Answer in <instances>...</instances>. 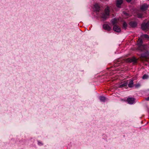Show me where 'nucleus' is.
<instances>
[{"label":"nucleus","mask_w":149,"mask_h":149,"mask_svg":"<svg viewBox=\"0 0 149 149\" xmlns=\"http://www.w3.org/2000/svg\"><path fill=\"white\" fill-rule=\"evenodd\" d=\"M138 49L142 52H145L147 51L146 46L144 45H141L139 46Z\"/></svg>","instance_id":"obj_3"},{"label":"nucleus","mask_w":149,"mask_h":149,"mask_svg":"<svg viewBox=\"0 0 149 149\" xmlns=\"http://www.w3.org/2000/svg\"><path fill=\"white\" fill-rule=\"evenodd\" d=\"M148 78V75L144 74L142 77V79H147Z\"/></svg>","instance_id":"obj_21"},{"label":"nucleus","mask_w":149,"mask_h":149,"mask_svg":"<svg viewBox=\"0 0 149 149\" xmlns=\"http://www.w3.org/2000/svg\"><path fill=\"white\" fill-rule=\"evenodd\" d=\"M113 30L116 32H120L121 31L120 27L118 25H115L114 26Z\"/></svg>","instance_id":"obj_7"},{"label":"nucleus","mask_w":149,"mask_h":149,"mask_svg":"<svg viewBox=\"0 0 149 149\" xmlns=\"http://www.w3.org/2000/svg\"><path fill=\"white\" fill-rule=\"evenodd\" d=\"M118 19L116 18L112 19L111 20V22L112 24L114 26L115 25H117L116 24L118 22Z\"/></svg>","instance_id":"obj_10"},{"label":"nucleus","mask_w":149,"mask_h":149,"mask_svg":"<svg viewBox=\"0 0 149 149\" xmlns=\"http://www.w3.org/2000/svg\"><path fill=\"white\" fill-rule=\"evenodd\" d=\"M134 83L133 80H131L128 84V86L130 88L132 87L133 86Z\"/></svg>","instance_id":"obj_15"},{"label":"nucleus","mask_w":149,"mask_h":149,"mask_svg":"<svg viewBox=\"0 0 149 149\" xmlns=\"http://www.w3.org/2000/svg\"><path fill=\"white\" fill-rule=\"evenodd\" d=\"M130 25L133 27H136L137 25V23L136 22H131L130 23Z\"/></svg>","instance_id":"obj_13"},{"label":"nucleus","mask_w":149,"mask_h":149,"mask_svg":"<svg viewBox=\"0 0 149 149\" xmlns=\"http://www.w3.org/2000/svg\"><path fill=\"white\" fill-rule=\"evenodd\" d=\"M141 85L139 83H138L134 84V86L136 88H137L140 87Z\"/></svg>","instance_id":"obj_22"},{"label":"nucleus","mask_w":149,"mask_h":149,"mask_svg":"<svg viewBox=\"0 0 149 149\" xmlns=\"http://www.w3.org/2000/svg\"><path fill=\"white\" fill-rule=\"evenodd\" d=\"M109 16V15H107L105 13H103L102 15V17L104 19H106L107 18V16Z\"/></svg>","instance_id":"obj_17"},{"label":"nucleus","mask_w":149,"mask_h":149,"mask_svg":"<svg viewBox=\"0 0 149 149\" xmlns=\"http://www.w3.org/2000/svg\"><path fill=\"white\" fill-rule=\"evenodd\" d=\"M125 14H126V15H127V13H125Z\"/></svg>","instance_id":"obj_26"},{"label":"nucleus","mask_w":149,"mask_h":149,"mask_svg":"<svg viewBox=\"0 0 149 149\" xmlns=\"http://www.w3.org/2000/svg\"><path fill=\"white\" fill-rule=\"evenodd\" d=\"M105 13L107 15H109V8L108 6H107L105 9L104 10Z\"/></svg>","instance_id":"obj_12"},{"label":"nucleus","mask_w":149,"mask_h":149,"mask_svg":"<svg viewBox=\"0 0 149 149\" xmlns=\"http://www.w3.org/2000/svg\"><path fill=\"white\" fill-rule=\"evenodd\" d=\"M142 43L143 41L142 40L141 38L139 39L137 42V44L139 45V46H140L141 45H142Z\"/></svg>","instance_id":"obj_16"},{"label":"nucleus","mask_w":149,"mask_h":149,"mask_svg":"<svg viewBox=\"0 0 149 149\" xmlns=\"http://www.w3.org/2000/svg\"><path fill=\"white\" fill-rule=\"evenodd\" d=\"M123 3V1L122 0H116V4L117 7L118 8H120V6Z\"/></svg>","instance_id":"obj_9"},{"label":"nucleus","mask_w":149,"mask_h":149,"mask_svg":"<svg viewBox=\"0 0 149 149\" xmlns=\"http://www.w3.org/2000/svg\"><path fill=\"white\" fill-rule=\"evenodd\" d=\"M148 8V5L146 3H144L141 6L140 8L142 11H145Z\"/></svg>","instance_id":"obj_5"},{"label":"nucleus","mask_w":149,"mask_h":149,"mask_svg":"<svg viewBox=\"0 0 149 149\" xmlns=\"http://www.w3.org/2000/svg\"><path fill=\"white\" fill-rule=\"evenodd\" d=\"M144 54H142L140 57V60L142 61H147L149 56V52L146 51Z\"/></svg>","instance_id":"obj_1"},{"label":"nucleus","mask_w":149,"mask_h":149,"mask_svg":"<svg viewBox=\"0 0 149 149\" xmlns=\"http://www.w3.org/2000/svg\"><path fill=\"white\" fill-rule=\"evenodd\" d=\"M103 28L105 30L109 31L111 29V27L107 24H104L103 25Z\"/></svg>","instance_id":"obj_8"},{"label":"nucleus","mask_w":149,"mask_h":149,"mask_svg":"<svg viewBox=\"0 0 149 149\" xmlns=\"http://www.w3.org/2000/svg\"><path fill=\"white\" fill-rule=\"evenodd\" d=\"M126 1L127 2H130L131 1V0H126Z\"/></svg>","instance_id":"obj_25"},{"label":"nucleus","mask_w":149,"mask_h":149,"mask_svg":"<svg viewBox=\"0 0 149 149\" xmlns=\"http://www.w3.org/2000/svg\"><path fill=\"white\" fill-rule=\"evenodd\" d=\"M127 84L128 83L127 81H125L123 83H121L119 86L120 88H122L127 86Z\"/></svg>","instance_id":"obj_11"},{"label":"nucleus","mask_w":149,"mask_h":149,"mask_svg":"<svg viewBox=\"0 0 149 149\" xmlns=\"http://www.w3.org/2000/svg\"><path fill=\"white\" fill-rule=\"evenodd\" d=\"M138 17L139 18H141L142 17L143 14L142 13H139L137 14Z\"/></svg>","instance_id":"obj_19"},{"label":"nucleus","mask_w":149,"mask_h":149,"mask_svg":"<svg viewBox=\"0 0 149 149\" xmlns=\"http://www.w3.org/2000/svg\"><path fill=\"white\" fill-rule=\"evenodd\" d=\"M143 37L145 38L149 39V36L147 34H144L143 35Z\"/></svg>","instance_id":"obj_23"},{"label":"nucleus","mask_w":149,"mask_h":149,"mask_svg":"<svg viewBox=\"0 0 149 149\" xmlns=\"http://www.w3.org/2000/svg\"><path fill=\"white\" fill-rule=\"evenodd\" d=\"M100 100L102 102H104L106 99L105 97L104 96H100Z\"/></svg>","instance_id":"obj_20"},{"label":"nucleus","mask_w":149,"mask_h":149,"mask_svg":"<svg viewBox=\"0 0 149 149\" xmlns=\"http://www.w3.org/2000/svg\"><path fill=\"white\" fill-rule=\"evenodd\" d=\"M135 100V99L134 98L129 97L127 99V101L129 104H132L134 103Z\"/></svg>","instance_id":"obj_6"},{"label":"nucleus","mask_w":149,"mask_h":149,"mask_svg":"<svg viewBox=\"0 0 149 149\" xmlns=\"http://www.w3.org/2000/svg\"><path fill=\"white\" fill-rule=\"evenodd\" d=\"M94 7L95 8V10L98 12L100 10V7L98 4H95L94 6Z\"/></svg>","instance_id":"obj_14"},{"label":"nucleus","mask_w":149,"mask_h":149,"mask_svg":"<svg viewBox=\"0 0 149 149\" xmlns=\"http://www.w3.org/2000/svg\"><path fill=\"white\" fill-rule=\"evenodd\" d=\"M127 27V24L125 22H124L123 24V28L125 30Z\"/></svg>","instance_id":"obj_18"},{"label":"nucleus","mask_w":149,"mask_h":149,"mask_svg":"<svg viewBox=\"0 0 149 149\" xmlns=\"http://www.w3.org/2000/svg\"><path fill=\"white\" fill-rule=\"evenodd\" d=\"M137 59L134 57H132L131 58H128L126 59V61L129 63L133 62L134 63H136L137 62Z\"/></svg>","instance_id":"obj_4"},{"label":"nucleus","mask_w":149,"mask_h":149,"mask_svg":"<svg viewBox=\"0 0 149 149\" xmlns=\"http://www.w3.org/2000/svg\"><path fill=\"white\" fill-rule=\"evenodd\" d=\"M145 100L147 101H149V96L145 98Z\"/></svg>","instance_id":"obj_24"},{"label":"nucleus","mask_w":149,"mask_h":149,"mask_svg":"<svg viewBox=\"0 0 149 149\" xmlns=\"http://www.w3.org/2000/svg\"><path fill=\"white\" fill-rule=\"evenodd\" d=\"M141 28L143 30L149 29V21L146 23H142L141 25Z\"/></svg>","instance_id":"obj_2"},{"label":"nucleus","mask_w":149,"mask_h":149,"mask_svg":"<svg viewBox=\"0 0 149 149\" xmlns=\"http://www.w3.org/2000/svg\"><path fill=\"white\" fill-rule=\"evenodd\" d=\"M148 59H149V57H148Z\"/></svg>","instance_id":"obj_27"}]
</instances>
